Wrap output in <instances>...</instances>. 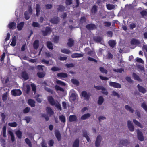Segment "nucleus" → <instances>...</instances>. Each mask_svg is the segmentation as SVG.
I'll list each match as a JSON object with an SVG mask.
<instances>
[{"mask_svg":"<svg viewBox=\"0 0 147 147\" xmlns=\"http://www.w3.org/2000/svg\"><path fill=\"white\" fill-rule=\"evenodd\" d=\"M48 100L49 103L51 105H55L58 109L61 110V107L60 104L57 101H55L53 98L52 96L48 97Z\"/></svg>","mask_w":147,"mask_h":147,"instance_id":"1","label":"nucleus"},{"mask_svg":"<svg viewBox=\"0 0 147 147\" xmlns=\"http://www.w3.org/2000/svg\"><path fill=\"white\" fill-rule=\"evenodd\" d=\"M11 93L13 96H18L21 95L22 92L19 89H14L11 91Z\"/></svg>","mask_w":147,"mask_h":147,"instance_id":"2","label":"nucleus"},{"mask_svg":"<svg viewBox=\"0 0 147 147\" xmlns=\"http://www.w3.org/2000/svg\"><path fill=\"white\" fill-rule=\"evenodd\" d=\"M32 8L31 7H30L29 8V10L26 11L25 13V18L26 20H28L29 18V14H32Z\"/></svg>","mask_w":147,"mask_h":147,"instance_id":"3","label":"nucleus"},{"mask_svg":"<svg viewBox=\"0 0 147 147\" xmlns=\"http://www.w3.org/2000/svg\"><path fill=\"white\" fill-rule=\"evenodd\" d=\"M137 132L138 139L140 141H143L144 138L142 132L139 129L137 130Z\"/></svg>","mask_w":147,"mask_h":147,"instance_id":"4","label":"nucleus"},{"mask_svg":"<svg viewBox=\"0 0 147 147\" xmlns=\"http://www.w3.org/2000/svg\"><path fill=\"white\" fill-rule=\"evenodd\" d=\"M109 85L115 88H120L121 87V86L120 84L114 82H110Z\"/></svg>","mask_w":147,"mask_h":147,"instance_id":"5","label":"nucleus"},{"mask_svg":"<svg viewBox=\"0 0 147 147\" xmlns=\"http://www.w3.org/2000/svg\"><path fill=\"white\" fill-rule=\"evenodd\" d=\"M82 95L84 98V99L87 100L89 99L90 95L89 93H88L86 91H83L82 92Z\"/></svg>","mask_w":147,"mask_h":147,"instance_id":"6","label":"nucleus"},{"mask_svg":"<svg viewBox=\"0 0 147 147\" xmlns=\"http://www.w3.org/2000/svg\"><path fill=\"white\" fill-rule=\"evenodd\" d=\"M127 126L129 130L131 132L134 130V127L131 121L129 120L127 121Z\"/></svg>","mask_w":147,"mask_h":147,"instance_id":"7","label":"nucleus"},{"mask_svg":"<svg viewBox=\"0 0 147 147\" xmlns=\"http://www.w3.org/2000/svg\"><path fill=\"white\" fill-rule=\"evenodd\" d=\"M102 139L101 136L99 135L97 137L96 140L95 142V145L96 146L98 147L99 146Z\"/></svg>","mask_w":147,"mask_h":147,"instance_id":"8","label":"nucleus"},{"mask_svg":"<svg viewBox=\"0 0 147 147\" xmlns=\"http://www.w3.org/2000/svg\"><path fill=\"white\" fill-rule=\"evenodd\" d=\"M83 54L81 53H74L72 54L71 57L72 58L81 57L83 56Z\"/></svg>","mask_w":147,"mask_h":147,"instance_id":"9","label":"nucleus"},{"mask_svg":"<svg viewBox=\"0 0 147 147\" xmlns=\"http://www.w3.org/2000/svg\"><path fill=\"white\" fill-rule=\"evenodd\" d=\"M77 94L76 93H72L69 98V100L71 101H74L77 98Z\"/></svg>","mask_w":147,"mask_h":147,"instance_id":"10","label":"nucleus"},{"mask_svg":"<svg viewBox=\"0 0 147 147\" xmlns=\"http://www.w3.org/2000/svg\"><path fill=\"white\" fill-rule=\"evenodd\" d=\"M16 24L13 22L10 23L8 25V27L10 29H14L16 28Z\"/></svg>","mask_w":147,"mask_h":147,"instance_id":"11","label":"nucleus"},{"mask_svg":"<svg viewBox=\"0 0 147 147\" xmlns=\"http://www.w3.org/2000/svg\"><path fill=\"white\" fill-rule=\"evenodd\" d=\"M137 86L140 92L143 94L146 93V90L144 88L140 86L139 84Z\"/></svg>","mask_w":147,"mask_h":147,"instance_id":"12","label":"nucleus"},{"mask_svg":"<svg viewBox=\"0 0 147 147\" xmlns=\"http://www.w3.org/2000/svg\"><path fill=\"white\" fill-rule=\"evenodd\" d=\"M46 110L47 113L50 116L53 115V111L52 109L49 107H47L46 108Z\"/></svg>","mask_w":147,"mask_h":147,"instance_id":"13","label":"nucleus"},{"mask_svg":"<svg viewBox=\"0 0 147 147\" xmlns=\"http://www.w3.org/2000/svg\"><path fill=\"white\" fill-rule=\"evenodd\" d=\"M67 74L63 73H58L57 76L59 78H62L66 77L67 76Z\"/></svg>","mask_w":147,"mask_h":147,"instance_id":"14","label":"nucleus"},{"mask_svg":"<svg viewBox=\"0 0 147 147\" xmlns=\"http://www.w3.org/2000/svg\"><path fill=\"white\" fill-rule=\"evenodd\" d=\"M133 122L135 125H137L138 127L141 128H142L143 127V126L139 122L135 119L133 120Z\"/></svg>","mask_w":147,"mask_h":147,"instance_id":"15","label":"nucleus"},{"mask_svg":"<svg viewBox=\"0 0 147 147\" xmlns=\"http://www.w3.org/2000/svg\"><path fill=\"white\" fill-rule=\"evenodd\" d=\"M104 99L103 97L102 96H99L98 100V105H102L104 101Z\"/></svg>","mask_w":147,"mask_h":147,"instance_id":"16","label":"nucleus"},{"mask_svg":"<svg viewBox=\"0 0 147 147\" xmlns=\"http://www.w3.org/2000/svg\"><path fill=\"white\" fill-rule=\"evenodd\" d=\"M21 76L22 78L25 80H27L28 78V76L26 72L25 71H23L21 74Z\"/></svg>","mask_w":147,"mask_h":147,"instance_id":"17","label":"nucleus"},{"mask_svg":"<svg viewBox=\"0 0 147 147\" xmlns=\"http://www.w3.org/2000/svg\"><path fill=\"white\" fill-rule=\"evenodd\" d=\"M51 32L50 28L49 27H47L45 31L43 32V34L44 36L49 35Z\"/></svg>","mask_w":147,"mask_h":147,"instance_id":"18","label":"nucleus"},{"mask_svg":"<svg viewBox=\"0 0 147 147\" xmlns=\"http://www.w3.org/2000/svg\"><path fill=\"white\" fill-rule=\"evenodd\" d=\"M86 28L90 30H93L96 28V26L94 24H91L87 25L86 26Z\"/></svg>","mask_w":147,"mask_h":147,"instance_id":"19","label":"nucleus"},{"mask_svg":"<svg viewBox=\"0 0 147 147\" xmlns=\"http://www.w3.org/2000/svg\"><path fill=\"white\" fill-rule=\"evenodd\" d=\"M131 44L132 45H139L140 44L139 41L136 39H132L131 42Z\"/></svg>","mask_w":147,"mask_h":147,"instance_id":"20","label":"nucleus"},{"mask_svg":"<svg viewBox=\"0 0 147 147\" xmlns=\"http://www.w3.org/2000/svg\"><path fill=\"white\" fill-rule=\"evenodd\" d=\"M28 103L29 105L32 107H34L35 106V101L31 99H29L28 100Z\"/></svg>","mask_w":147,"mask_h":147,"instance_id":"21","label":"nucleus"},{"mask_svg":"<svg viewBox=\"0 0 147 147\" xmlns=\"http://www.w3.org/2000/svg\"><path fill=\"white\" fill-rule=\"evenodd\" d=\"M24 23V22H21L18 24L17 27L18 30H21L22 29Z\"/></svg>","mask_w":147,"mask_h":147,"instance_id":"22","label":"nucleus"},{"mask_svg":"<svg viewBox=\"0 0 147 147\" xmlns=\"http://www.w3.org/2000/svg\"><path fill=\"white\" fill-rule=\"evenodd\" d=\"M59 20L58 18L57 17H56L52 18L50 20V22L52 23L56 24L58 22Z\"/></svg>","mask_w":147,"mask_h":147,"instance_id":"23","label":"nucleus"},{"mask_svg":"<svg viewBox=\"0 0 147 147\" xmlns=\"http://www.w3.org/2000/svg\"><path fill=\"white\" fill-rule=\"evenodd\" d=\"M90 115L89 113L85 114L81 117V119L82 120H85L90 117Z\"/></svg>","mask_w":147,"mask_h":147,"instance_id":"24","label":"nucleus"},{"mask_svg":"<svg viewBox=\"0 0 147 147\" xmlns=\"http://www.w3.org/2000/svg\"><path fill=\"white\" fill-rule=\"evenodd\" d=\"M55 135L57 139L59 141L61 139V136L59 133V132L58 131H55Z\"/></svg>","mask_w":147,"mask_h":147,"instance_id":"25","label":"nucleus"},{"mask_svg":"<svg viewBox=\"0 0 147 147\" xmlns=\"http://www.w3.org/2000/svg\"><path fill=\"white\" fill-rule=\"evenodd\" d=\"M125 109L127 111L132 113L133 112L134 110L130 106L128 105H126L125 106Z\"/></svg>","mask_w":147,"mask_h":147,"instance_id":"26","label":"nucleus"},{"mask_svg":"<svg viewBox=\"0 0 147 147\" xmlns=\"http://www.w3.org/2000/svg\"><path fill=\"white\" fill-rule=\"evenodd\" d=\"M111 96H116L118 98L120 97L119 94L116 91H113L111 92Z\"/></svg>","mask_w":147,"mask_h":147,"instance_id":"27","label":"nucleus"},{"mask_svg":"<svg viewBox=\"0 0 147 147\" xmlns=\"http://www.w3.org/2000/svg\"><path fill=\"white\" fill-rule=\"evenodd\" d=\"M74 42L73 40L71 39H69L68 40V42L67 43V45L69 47H72L74 45Z\"/></svg>","mask_w":147,"mask_h":147,"instance_id":"28","label":"nucleus"},{"mask_svg":"<svg viewBox=\"0 0 147 147\" xmlns=\"http://www.w3.org/2000/svg\"><path fill=\"white\" fill-rule=\"evenodd\" d=\"M61 52L63 53L68 54L70 53V51L69 49L63 48L61 50Z\"/></svg>","mask_w":147,"mask_h":147,"instance_id":"29","label":"nucleus"},{"mask_svg":"<svg viewBox=\"0 0 147 147\" xmlns=\"http://www.w3.org/2000/svg\"><path fill=\"white\" fill-rule=\"evenodd\" d=\"M106 7L109 10H111L114 9L115 7L114 5L111 4H108L106 5Z\"/></svg>","mask_w":147,"mask_h":147,"instance_id":"30","label":"nucleus"},{"mask_svg":"<svg viewBox=\"0 0 147 147\" xmlns=\"http://www.w3.org/2000/svg\"><path fill=\"white\" fill-rule=\"evenodd\" d=\"M16 44V38L14 36L12 40V42L10 44V45L12 46H15Z\"/></svg>","mask_w":147,"mask_h":147,"instance_id":"31","label":"nucleus"},{"mask_svg":"<svg viewBox=\"0 0 147 147\" xmlns=\"http://www.w3.org/2000/svg\"><path fill=\"white\" fill-rule=\"evenodd\" d=\"M109 45L112 47H114L116 44V42L114 40H110L109 42Z\"/></svg>","mask_w":147,"mask_h":147,"instance_id":"32","label":"nucleus"},{"mask_svg":"<svg viewBox=\"0 0 147 147\" xmlns=\"http://www.w3.org/2000/svg\"><path fill=\"white\" fill-rule=\"evenodd\" d=\"M42 63H44L45 64L47 65H52V63L51 62V61H47L45 60H43L42 61Z\"/></svg>","mask_w":147,"mask_h":147,"instance_id":"33","label":"nucleus"},{"mask_svg":"<svg viewBox=\"0 0 147 147\" xmlns=\"http://www.w3.org/2000/svg\"><path fill=\"white\" fill-rule=\"evenodd\" d=\"M39 41L37 40H36L34 42L33 45L34 48L35 49H37L38 48L39 46Z\"/></svg>","mask_w":147,"mask_h":147,"instance_id":"34","label":"nucleus"},{"mask_svg":"<svg viewBox=\"0 0 147 147\" xmlns=\"http://www.w3.org/2000/svg\"><path fill=\"white\" fill-rule=\"evenodd\" d=\"M79 140L78 139H76L74 141L73 145V147H79Z\"/></svg>","mask_w":147,"mask_h":147,"instance_id":"35","label":"nucleus"},{"mask_svg":"<svg viewBox=\"0 0 147 147\" xmlns=\"http://www.w3.org/2000/svg\"><path fill=\"white\" fill-rule=\"evenodd\" d=\"M76 119V117L75 115H70L69 116V121L71 122L75 121Z\"/></svg>","mask_w":147,"mask_h":147,"instance_id":"36","label":"nucleus"},{"mask_svg":"<svg viewBox=\"0 0 147 147\" xmlns=\"http://www.w3.org/2000/svg\"><path fill=\"white\" fill-rule=\"evenodd\" d=\"M94 39V40L96 42L101 43H102V39L100 37H97L96 38H95Z\"/></svg>","mask_w":147,"mask_h":147,"instance_id":"37","label":"nucleus"},{"mask_svg":"<svg viewBox=\"0 0 147 147\" xmlns=\"http://www.w3.org/2000/svg\"><path fill=\"white\" fill-rule=\"evenodd\" d=\"M102 93L105 95H107L108 94V93L107 91V89L104 87H103L101 89Z\"/></svg>","mask_w":147,"mask_h":147,"instance_id":"38","label":"nucleus"},{"mask_svg":"<svg viewBox=\"0 0 147 147\" xmlns=\"http://www.w3.org/2000/svg\"><path fill=\"white\" fill-rule=\"evenodd\" d=\"M8 133L11 136V140L12 142H13L14 141L15 139L13 133L12 131H8Z\"/></svg>","mask_w":147,"mask_h":147,"instance_id":"39","label":"nucleus"},{"mask_svg":"<svg viewBox=\"0 0 147 147\" xmlns=\"http://www.w3.org/2000/svg\"><path fill=\"white\" fill-rule=\"evenodd\" d=\"M120 144L123 145H126L128 143V141L127 140H122L120 141Z\"/></svg>","mask_w":147,"mask_h":147,"instance_id":"40","label":"nucleus"},{"mask_svg":"<svg viewBox=\"0 0 147 147\" xmlns=\"http://www.w3.org/2000/svg\"><path fill=\"white\" fill-rule=\"evenodd\" d=\"M72 82L74 84L78 86L79 85V82L76 79H72L71 80Z\"/></svg>","mask_w":147,"mask_h":147,"instance_id":"41","label":"nucleus"},{"mask_svg":"<svg viewBox=\"0 0 147 147\" xmlns=\"http://www.w3.org/2000/svg\"><path fill=\"white\" fill-rule=\"evenodd\" d=\"M56 82L57 84L60 85H61L62 86H65V83L60 80H56Z\"/></svg>","mask_w":147,"mask_h":147,"instance_id":"42","label":"nucleus"},{"mask_svg":"<svg viewBox=\"0 0 147 147\" xmlns=\"http://www.w3.org/2000/svg\"><path fill=\"white\" fill-rule=\"evenodd\" d=\"M47 45L48 47L50 49H53V45L51 42H47Z\"/></svg>","mask_w":147,"mask_h":147,"instance_id":"43","label":"nucleus"},{"mask_svg":"<svg viewBox=\"0 0 147 147\" xmlns=\"http://www.w3.org/2000/svg\"><path fill=\"white\" fill-rule=\"evenodd\" d=\"M59 119L62 122L64 123L65 122V117L63 115L60 116H59Z\"/></svg>","mask_w":147,"mask_h":147,"instance_id":"44","label":"nucleus"},{"mask_svg":"<svg viewBox=\"0 0 147 147\" xmlns=\"http://www.w3.org/2000/svg\"><path fill=\"white\" fill-rule=\"evenodd\" d=\"M8 125L11 127H16L17 126V124L15 122L9 123Z\"/></svg>","mask_w":147,"mask_h":147,"instance_id":"45","label":"nucleus"},{"mask_svg":"<svg viewBox=\"0 0 147 147\" xmlns=\"http://www.w3.org/2000/svg\"><path fill=\"white\" fill-rule=\"evenodd\" d=\"M32 91L34 92V93L35 94L36 92V86L34 84H31Z\"/></svg>","mask_w":147,"mask_h":147,"instance_id":"46","label":"nucleus"},{"mask_svg":"<svg viewBox=\"0 0 147 147\" xmlns=\"http://www.w3.org/2000/svg\"><path fill=\"white\" fill-rule=\"evenodd\" d=\"M16 134L18 138H20L21 137V132L19 130L17 131L16 132Z\"/></svg>","mask_w":147,"mask_h":147,"instance_id":"47","label":"nucleus"},{"mask_svg":"<svg viewBox=\"0 0 147 147\" xmlns=\"http://www.w3.org/2000/svg\"><path fill=\"white\" fill-rule=\"evenodd\" d=\"M40 6L38 5L37 4L36 7V15L37 16H38L39 15V13L40 12Z\"/></svg>","mask_w":147,"mask_h":147,"instance_id":"48","label":"nucleus"},{"mask_svg":"<svg viewBox=\"0 0 147 147\" xmlns=\"http://www.w3.org/2000/svg\"><path fill=\"white\" fill-rule=\"evenodd\" d=\"M39 78H42L44 76L45 73L44 72H38L37 74Z\"/></svg>","mask_w":147,"mask_h":147,"instance_id":"49","label":"nucleus"},{"mask_svg":"<svg viewBox=\"0 0 147 147\" xmlns=\"http://www.w3.org/2000/svg\"><path fill=\"white\" fill-rule=\"evenodd\" d=\"M55 88L56 90H60L61 91H63L64 90L63 88L59 87L58 85H56L55 86Z\"/></svg>","mask_w":147,"mask_h":147,"instance_id":"50","label":"nucleus"},{"mask_svg":"<svg viewBox=\"0 0 147 147\" xmlns=\"http://www.w3.org/2000/svg\"><path fill=\"white\" fill-rule=\"evenodd\" d=\"M133 76L134 77V78L135 80H136L138 81H140V79L139 77L138 76H137L136 74H135V73L133 74Z\"/></svg>","mask_w":147,"mask_h":147,"instance_id":"51","label":"nucleus"},{"mask_svg":"<svg viewBox=\"0 0 147 147\" xmlns=\"http://www.w3.org/2000/svg\"><path fill=\"white\" fill-rule=\"evenodd\" d=\"M97 10V7L95 6H94L91 10V12L93 13H96Z\"/></svg>","mask_w":147,"mask_h":147,"instance_id":"52","label":"nucleus"},{"mask_svg":"<svg viewBox=\"0 0 147 147\" xmlns=\"http://www.w3.org/2000/svg\"><path fill=\"white\" fill-rule=\"evenodd\" d=\"M7 92L3 94L2 97V98L3 100L5 101L7 100Z\"/></svg>","mask_w":147,"mask_h":147,"instance_id":"53","label":"nucleus"},{"mask_svg":"<svg viewBox=\"0 0 147 147\" xmlns=\"http://www.w3.org/2000/svg\"><path fill=\"white\" fill-rule=\"evenodd\" d=\"M100 70L101 72L103 73L106 74L107 73V71L106 69H105L103 68L102 67H100Z\"/></svg>","mask_w":147,"mask_h":147,"instance_id":"54","label":"nucleus"},{"mask_svg":"<svg viewBox=\"0 0 147 147\" xmlns=\"http://www.w3.org/2000/svg\"><path fill=\"white\" fill-rule=\"evenodd\" d=\"M113 71L117 72L122 73L123 71L124 70L122 68H120V69H114Z\"/></svg>","mask_w":147,"mask_h":147,"instance_id":"55","label":"nucleus"},{"mask_svg":"<svg viewBox=\"0 0 147 147\" xmlns=\"http://www.w3.org/2000/svg\"><path fill=\"white\" fill-rule=\"evenodd\" d=\"M142 107L147 112V106L145 103H143L141 105Z\"/></svg>","mask_w":147,"mask_h":147,"instance_id":"56","label":"nucleus"},{"mask_svg":"<svg viewBox=\"0 0 147 147\" xmlns=\"http://www.w3.org/2000/svg\"><path fill=\"white\" fill-rule=\"evenodd\" d=\"M84 136L86 137L87 140L88 142H89L90 141V139L88 137L87 133L86 132H85L84 133Z\"/></svg>","mask_w":147,"mask_h":147,"instance_id":"57","label":"nucleus"},{"mask_svg":"<svg viewBox=\"0 0 147 147\" xmlns=\"http://www.w3.org/2000/svg\"><path fill=\"white\" fill-rule=\"evenodd\" d=\"M26 142L28 145L30 147H31V144L30 142L29 139L26 138L25 140Z\"/></svg>","mask_w":147,"mask_h":147,"instance_id":"58","label":"nucleus"},{"mask_svg":"<svg viewBox=\"0 0 147 147\" xmlns=\"http://www.w3.org/2000/svg\"><path fill=\"white\" fill-rule=\"evenodd\" d=\"M32 25L34 27H38L39 26V24L37 22H33Z\"/></svg>","mask_w":147,"mask_h":147,"instance_id":"59","label":"nucleus"},{"mask_svg":"<svg viewBox=\"0 0 147 147\" xmlns=\"http://www.w3.org/2000/svg\"><path fill=\"white\" fill-rule=\"evenodd\" d=\"M51 69L54 71H55L59 70L60 69L58 67H53L51 68Z\"/></svg>","mask_w":147,"mask_h":147,"instance_id":"60","label":"nucleus"},{"mask_svg":"<svg viewBox=\"0 0 147 147\" xmlns=\"http://www.w3.org/2000/svg\"><path fill=\"white\" fill-rule=\"evenodd\" d=\"M136 61L139 62L140 63H144V61L142 60V59L140 58H137L136 59Z\"/></svg>","mask_w":147,"mask_h":147,"instance_id":"61","label":"nucleus"},{"mask_svg":"<svg viewBox=\"0 0 147 147\" xmlns=\"http://www.w3.org/2000/svg\"><path fill=\"white\" fill-rule=\"evenodd\" d=\"M30 108L28 107H26L24 110V113H28L30 111Z\"/></svg>","mask_w":147,"mask_h":147,"instance_id":"62","label":"nucleus"},{"mask_svg":"<svg viewBox=\"0 0 147 147\" xmlns=\"http://www.w3.org/2000/svg\"><path fill=\"white\" fill-rule=\"evenodd\" d=\"M44 67L43 66L39 65L37 66L38 69L40 71H43L44 69L43 67Z\"/></svg>","mask_w":147,"mask_h":147,"instance_id":"63","label":"nucleus"},{"mask_svg":"<svg viewBox=\"0 0 147 147\" xmlns=\"http://www.w3.org/2000/svg\"><path fill=\"white\" fill-rule=\"evenodd\" d=\"M136 24L134 23H132L130 25V27L131 28L133 29L136 27Z\"/></svg>","mask_w":147,"mask_h":147,"instance_id":"64","label":"nucleus"}]
</instances>
